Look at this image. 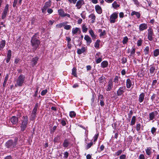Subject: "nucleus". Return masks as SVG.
Masks as SVG:
<instances>
[{
  "label": "nucleus",
  "mask_w": 159,
  "mask_h": 159,
  "mask_svg": "<svg viewBox=\"0 0 159 159\" xmlns=\"http://www.w3.org/2000/svg\"><path fill=\"white\" fill-rule=\"evenodd\" d=\"M31 45L32 47L33 52H35L39 48L40 42L39 39V37L36 34H34L31 38Z\"/></svg>",
  "instance_id": "obj_1"
},
{
  "label": "nucleus",
  "mask_w": 159,
  "mask_h": 159,
  "mask_svg": "<svg viewBox=\"0 0 159 159\" xmlns=\"http://www.w3.org/2000/svg\"><path fill=\"white\" fill-rule=\"evenodd\" d=\"M18 140V138L17 137L15 138L14 140L12 139H10L6 143L5 146L7 148H9L10 150L16 147Z\"/></svg>",
  "instance_id": "obj_2"
},
{
  "label": "nucleus",
  "mask_w": 159,
  "mask_h": 159,
  "mask_svg": "<svg viewBox=\"0 0 159 159\" xmlns=\"http://www.w3.org/2000/svg\"><path fill=\"white\" fill-rule=\"evenodd\" d=\"M28 122V118L27 116H23L21 120L20 125V130L24 131L26 128Z\"/></svg>",
  "instance_id": "obj_3"
},
{
  "label": "nucleus",
  "mask_w": 159,
  "mask_h": 159,
  "mask_svg": "<svg viewBox=\"0 0 159 159\" xmlns=\"http://www.w3.org/2000/svg\"><path fill=\"white\" fill-rule=\"evenodd\" d=\"M25 80V76L22 74L20 75L16 80V83L15 84V86L16 87L22 86L24 83Z\"/></svg>",
  "instance_id": "obj_4"
},
{
  "label": "nucleus",
  "mask_w": 159,
  "mask_h": 159,
  "mask_svg": "<svg viewBox=\"0 0 159 159\" xmlns=\"http://www.w3.org/2000/svg\"><path fill=\"white\" fill-rule=\"evenodd\" d=\"M118 13L117 12H115L111 15L110 18V22L111 23H114L116 22V20L118 17Z\"/></svg>",
  "instance_id": "obj_5"
},
{
  "label": "nucleus",
  "mask_w": 159,
  "mask_h": 159,
  "mask_svg": "<svg viewBox=\"0 0 159 159\" xmlns=\"http://www.w3.org/2000/svg\"><path fill=\"white\" fill-rule=\"evenodd\" d=\"M52 4L51 1L49 0L46 2L42 8V12L43 13H45L46 11L47 8L50 7Z\"/></svg>",
  "instance_id": "obj_6"
},
{
  "label": "nucleus",
  "mask_w": 159,
  "mask_h": 159,
  "mask_svg": "<svg viewBox=\"0 0 159 159\" xmlns=\"http://www.w3.org/2000/svg\"><path fill=\"white\" fill-rule=\"evenodd\" d=\"M57 12L58 15L62 18H64L65 16H67L68 18L70 17V15L69 14L65 13L62 9H58Z\"/></svg>",
  "instance_id": "obj_7"
},
{
  "label": "nucleus",
  "mask_w": 159,
  "mask_h": 159,
  "mask_svg": "<svg viewBox=\"0 0 159 159\" xmlns=\"http://www.w3.org/2000/svg\"><path fill=\"white\" fill-rule=\"evenodd\" d=\"M148 30V39L152 41L153 39V36H154L153 30L152 28H149Z\"/></svg>",
  "instance_id": "obj_8"
},
{
  "label": "nucleus",
  "mask_w": 159,
  "mask_h": 159,
  "mask_svg": "<svg viewBox=\"0 0 159 159\" xmlns=\"http://www.w3.org/2000/svg\"><path fill=\"white\" fill-rule=\"evenodd\" d=\"M9 5L7 4L6 5L2 13V19H4L6 17L8 11Z\"/></svg>",
  "instance_id": "obj_9"
},
{
  "label": "nucleus",
  "mask_w": 159,
  "mask_h": 159,
  "mask_svg": "<svg viewBox=\"0 0 159 159\" xmlns=\"http://www.w3.org/2000/svg\"><path fill=\"white\" fill-rule=\"evenodd\" d=\"M113 82L111 79H110L108 81L106 86V90L107 91H111L113 88Z\"/></svg>",
  "instance_id": "obj_10"
},
{
  "label": "nucleus",
  "mask_w": 159,
  "mask_h": 159,
  "mask_svg": "<svg viewBox=\"0 0 159 159\" xmlns=\"http://www.w3.org/2000/svg\"><path fill=\"white\" fill-rule=\"evenodd\" d=\"M126 90L125 86L120 87L117 91V95L118 96H121L123 94Z\"/></svg>",
  "instance_id": "obj_11"
},
{
  "label": "nucleus",
  "mask_w": 159,
  "mask_h": 159,
  "mask_svg": "<svg viewBox=\"0 0 159 159\" xmlns=\"http://www.w3.org/2000/svg\"><path fill=\"white\" fill-rule=\"evenodd\" d=\"M76 2L75 7L77 9H81L82 6L85 4L83 0H79L77 1Z\"/></svg>",
  "instance_id": "obj_12"
},
{
  "label": "nucleus",
  "mask_w": 159,
  "mask_h": 159,
  "mask_svg": "<svg viewBox=\"0 0 159 159\" xmlns=\"http://www.w3.org/2000/svg\"><path fill=\"white\" fill-rule=\"evenodd\" d=\"M158 114V111H155L151 112L149 114V118L150 120H152L154 118L155 116L157 115Z\"/></svg>",
  "instance_id": "obj_13"
},
{
  "label": "nucleus",
  "mask_w": 159,
  "mask_h": 159,
  "mask_svg": "<svg viewBox=\"0 0 159 159\" xmlns=\"http://www.w3.org/2000/svg\"><path fill=\"white\" fill-rule=\"evenodd\" d=\"M39 58L38 57H35L33 58L31 61V65L32 67L34 66L37 64L38 61L39 60Z\"/></svg>",
  "instance_id": "obj_14"
},
{
  "label": "nucleus",
  "mask_w": 159,
  "mask_h": 159,
  "mask_svg": "<svg viewBox=\"0 0 159 159\" xmlns=\"http://www.w3.org/2000/svg\"><path fill=\"white\" fill-rule=\"evenodd\" d=\"M148 26L146 24L143 23L140 25L139 26V29L140 31H142L147 29Z\"/></svg>",
  "instance_id": "obj_15"
},
{
  "label": "nucleus",
  "mask_w": 159,
  "mask_h": 159,
  "mask_svg": "<svg viewBox=\"0 0 159 159\" xmlns=\"http://www.w3.org/2000/svg\"><path fill=\"white\" fill-rule=\"evenodd\" d=\"M84 39L86 41L87 45H89L92 42L91 38L88 35H85L84 37Z\"/></svg>",
  "instance_id": "obj_16"
},
{
  "label": "nucleus",
  "mask_w": 159,
  "mask_h": 159,
  "mask_svg": "<svg viewBox=\"0 0 159 159\" xmlns=\"http://www.w3.org/2000/svg\"><path fill=\"white\" fill-rule=\"evenodd\" d=\"M11 121L12 124H16L18 122V118L15 116H12L11 118Z\"/></svg>",
  "instance_id": "obj_17"
},
{
  "label": "nucleus",
  "mask_w": 159,
  "mask_h": 159,
  "mask_svg": "<svg viewBox=\"0 0 159 159\" xmlns=\"http://www.w3.org/2000/svg\"><path fill=\"white\" fill-rule=\"evenodd\" d=\"M95 9L96 11L98 14H101L102 13V8L98 5L95 6Z\"/></svg>",
  "instance_id": "obj_18"
},
{
  "label": "nucleus",
  "mask_w": 159,
  "mask_h": 159,
  "mask_svg": "<svg viewBox=\"0 0 159 159\" xmlns=\"http://www.w3.org/2000/svg\"><path fill=\"white\" fill-rule=\"evenodd\" d=\"M145 93H142L139 95L138 101L140 102H142L144 99L145 97Z\"/></svg>",
  "instance_id": "obj_19"
},
{
  "label": "nucleus",
  "mask_w": 159,
  "mask_h": 159,
  "mask_svg": "<svg viewBox=\"0 0 159 159\" xmlns=\"http://www.w3.org/2000/svg\"><path fill=\"white\" fill-rule=\"evenodd\" d=\"M134 15H136L138 19L141 16L139 12L135 11H133L131 13V16H133Z\"/></svg>",
  "instance_id": "obj_20"
},
{
  "label": "nucleus",
  "mask_w": 159,
  "mask_h": 159,
  "mask_svg": "<svg viewBox=\"0 0 159 159\" xmlns=\"http://www.w3.org/2000/svg\"><path fill=\"white\" fill-rule=\"evenodd\" d=\"M70 143L68 139H65L63 143V146L65 148H67L68 147Z\"/></svg>",
  "instance_id": "obj_21"
},
{
  "label": "nucleus",
  "mask_w": 159,
  "mask_h": 159,
  "mask_svg": "<svg viewBox=\"0 0 159 159\" xmlns=\"http://www.w3.org/2000/svg\"><path fill=\"white\" fill-rule=\"evenodd\" d=\"M119 78L120 77L116 76H115V78L114 79L113 81L115 83V84L116 85V86H118L120 85V83L119 82Z\"/></svg>",
  "instance_id": "obj_22"
},
{
  "label": "nucleus",
  "mask_w": 159,
  "mask_h": 159,
  "mask_svg": "<svg viewBox=\"0 0 159 159\" xmlns=\"http://www.w3.org/2000/svg\"><path fill=\"white\" fill-rule=\"evenodd\" d=\"M126 85L127 88H130L132 85V82L129 79H128L126 80Z\"/></svg>",
  "instance_id": "obj_23"
},
{
  "label": "nucleus",
  "mask_w": 159,
  "mask_h": 159,
  "mask_svg": "<svg viewBox=\"0 0 159 159\" xmlns=\"http://www.w3.org/2000/svg\"><path fill=\"white\" fill-rule=\"evenodd\" d=\"M89 18H91V19L92 20L91 21V23H93L95 22V20L96 19V16L94 14H91L89 16Z\"/></svg>",
  "instance_id": "obj_24"
},
{
  "label": "nucleus",
  "mask_w": 159,
  "mask_h": 159,
  "mask_svg": "<svg viewBox=\"0 0 159 159\" xmlns=\"http://www.w3.org/2000/svg\"><path fill=\"white\" fill-rule=\"evenodd\" d=\"M85 48L82 47L81 49H78L77 50V53L78 54H81L82 53L85 52Z\"/></svg>",
  "instance_id": "obj_25"
},
{
  "label": "nucleus",
  "mask_w": 159,
  "mask_h": 159,
  "mask_svg": "<svg viewBox=\"0 0 159 159\" xmlns=\"http://www.w3.org/2000/svg\"><path fill=\"white\" fill-rule=\"evenodd\" d=\"M6 41L5 40H2L0 42V51L2 50L5 46Z\"/></svg>",
  "instance_id": "obj_26"
},
{
  "label": "nucleus",
  "mask_w": 159,
  "mask_h": 159,
  "mask_svg": "<svg viewBox=\"0 0 159 159\" xmlns=\"http://www.w3.org/2000/svg\"><path fill=\"white\" fill-rule=\"evenodd\" d=\"M108 65V62L106 61H104L101 63V67L102 68H104L107 67Z\"/></svg>",
  "instance_id": "obj_27"
},
{
  "label": "nucleus",
  "mask_w": 159,
  "mask_h": 159,
  "mask_svg": "<svg viewBox=\"0 0 159 159\" xmlns=\"http://www.w3.org/2000/svg\"><path fill=\"white\" fill-rule=\"evenodd\" d=\"M98 32L100 33L99 36L100 37H102L106 34V31L105 30L102 31V29H99Z\"/></svg>",
  "instance_id": "obj_28"
},
{
  "label": "nucleus",
  "mask_w": 159,
  "mask_h": 159,
  "mask_svg": "<svg viewBox=\"0 0 159 159\" xmlns=\"http://www.w3.org/2000/svg\"><path fill=\"white\" fill-rule=\"evenodd\" d=\"M112 7L114 9H117L118 8H119L120 7V5L118 4L116 2H114L112 4Z\"/></svg>",
  "instance_id": "obj_29"
},
{
  "label": "nucleus",
  "mask_w": 159,
  "mask_h": 159,
  "mask_svg": "<svg viewBox=\"0 0 159 159\" xmlns=\"http://www.w3.org/2000/svg\"><path fill=\"white\" fill-rule=\"evenodd\" d=\"M68 23V22H65L60 23L56 25V27L58 28H61L62 27L66 25Z\"/></svg>",
  "instance_id": "obj_30"
},
{
  "label": "nucleus",
  "mask_w": 159,
  "mask_h": 159,
  "mask_svg": "<svg viewBox=\"0 0 159 159\" xmlns=\"http://www.w3.org/2000/svg\"><path fill=\"white\" fill-rule=\"evenodd\" d=\"M88 28L85 25V24L83 23L82 24V30L83 33H86L88 30Z\"/></svg>",
  "instance_id": "obj_31"
},
{
  "label": "nucleus",
  "mask_w": 159,
  "mask_h": 159,
  "mask_svg": "<svg viewBox=\"0 0 159 159\" xmlns=\"http://www.w3.org/2000/svg\"><path fill=\"white\" fill-rule=\"evenodd\" d=\"M156 70L155 67L153 66H150L149 69L150 72L151 74H153Z\"/></svg>",
  "instance_id": "obj_32"
},
{
  "label": "nucleus",
  "mask_w": 159,
  "mask_h": 159,
  "mask_svg": "<svg viewBox=\"0 0 159 159\" xmlns=\"http://www.w3.org/2000/svg\"><path fill=\"white\" fill-rule=\"evenodd\" d=\"M36 117V115L35 113H33L32 112L30 116L29 117L30 119L31 120H34Z\"/></svg>",
  "instance_id": "obj_33"
},
{
  "label": "nucleus",
  "mask_w": 159,
  "mask_h": 159,
  "mask_svg": "<svg viewBox=\"0 0 159 159\" xmlns=\"http://www.w3.org/2000/svg\"><path fill=\"white\" fill-rule=\"evenodd\" d=\"M100 42V40L99 39H97L94 44V47L96 49H98L99 47V43Z\"/></svg>",
  "instance_id": "obj_34"
},
{
  "label": "nucleus",
  "mask_w": 159,
  "mask_h": 159,
  "mask_svg": "<svg viewBox=\"0 0 159 159\" xmlns=\"http://www.w3.org/2000/svg\"><path fill=\"white\" fill-rule=\"evenodd\" d=\"M136 117L135 116H134L132 117L130 124L131 125H133L135 124L136 122Z\"/></svg>",
  "instance_id": "obj_35"
},
{
  "label": "nucleus",
  "mask_w": 159,
  "mask_h": 159,
  "mask_svg": "<svg viewBox=\"0 0 159 159\" xmlns=\"http://www.w3.org/2000/svg\"><path fill=\"white\" fill-rule=\"evenodd\" d=\"M80 29L78 28H73L72 30V33L73 34H75L79 31H80Z\"/></svg>",
  "instance_id": "obj_36"
},
{
  "label": "nucleus",
  "mask_w": 159,
  "mask_h": 159,
  "mask_svg": "<svg viewBox=\"0 0 159 159\" xmlns=\"http://www.w3.org/2000/svg\"><path fill=\"white\" fill-rule=\"evenodd\" d=\"M99 81L100 83H103L106 81V79L104 76H102L99 78Z\"/></svg>",
  "instance_id": "obj_37"
},
{
  "label": "nucleus",
  "mask_w": 159,
  "mask_h": 159,
  "mask_svg": "<svg viewBox=\"0 0 159 159\" xmlns=\"http://www.w3.org/2000/svg\"><path fill=\"white\" fill-rule=\"evenodd\" d=\"M89 33L91 35L92 37L93 38V39H96V36L94 34V33L92 30H90L89 31Z\"/></svg>",
  "instance_id": "obj_38"
},
{
  "label": "nucleus",
  "mask_w": 159,
  "mask_h": 159,
  "mask_svg": "<svg viewBox=\"0 0 159 159\" xmlns=\"http://www.w3.org/2000/svg\"><path fill=\"white\" fill-rule=\"evenodd\" d=\"M159 55V49H157L154 50L153 55L154 57H157Z\"/></svg>",
  "instance_id": "obj_39"
},
{
  "label": "nucleus",
  "mask_w": 159,
  "mask_h": 159,
  "mask_svg": "<svg viewBox=\"0 0 159 159\" xmlns=\"http://www.w3.org/2000/svg\"><path fill=\"white\" fill-rule=\"evenodd\" d=\"M151 148H148L146 150V153L148 155L150 156L152 153L151 151Z\"/></svg>",
  "instance_id": "obj_40"
},
{
  "label": "nucleus",
  "mask_w": 159,
  "mask_h": 159,
  "mask_svg": "<svg viewBox=\"0 0 159 159\" xmlns=\"http://www.w3.org/2000/svg\"><path fill=\"white\" fill-rule=\"evenodd\" d=\"M76 114L74 111H71L69 113V116L71 118L74 117L76 116Z\"/></svg>",
  "instance_id": "obj_41"
},
{
  "label": "nucleus",
  "mask_w": 159,
  "mask_h": 159,
  "mask_svg": "<svg viewBox=\"0 0 159 159\" xmlns=\"http://www.w3.org/2000/svg\"><path fill=\"white\" fill-rule=\"evenodd\" d=\"M76 69L74 67L72 69V74L75 77H76L77 75L76 74Z\"/></svg>",
  "instance_id": "obj_42"
},
{
  "label": "nucleus",
  "mask_w": 159,
  "mask_h": 159,
  "mask_svg": "<svg viewBox=\"0 0 159 159\" xmlns=\"http://www.w3.org/2000/svg\"><path fill=\"white\" fill-rule=\"evenodd\" d=\"M149 47L148 46L146 47L144 50V54L145 55L148 54L149 53Z\"/></svg>",
  "instance_id": "obj_43"
},
{
  "label": "nucleus",
  "mask_w": 159,
  "mask_h": 159,
  "mask_svg": "<svg viewBox=\"0 0 159 159\" xmlns=\"http://www.w3.org/2000/svg\"><path fill=\"white\" fill-rule=\"evenodd\" d=\"M156 128H155L154 127H153L152 128L151 130V132L152 134H153L155 136L156 135Z\"/></svg>",
  "instance_id": "obj_44"
},
{
  "label": "nucleus",
  "mask_w": 159,
  "mask_h": 159,
  "mask_svg": "<svg viewBox=\"0 0 159 159\" xmlns=\"http://www.w3.org/2000/svg\"><path fill=\"white\" fill-rule=\"evenodd\" d=\"M128 39L127 36L125 37L122 41V43L123 44H126L128 41Z\"/></svg>",
  "instance_id": "obj_45"
},
{
  "label": "nucleus",
  "mask_w": 159,
  "mask_h": 159,
  "mask_svg": "<svg viewBox=\"0 0 159 159\" xmlns=\"http://www.w3.org/2000/svg\"><path fill=\"white\" fill-rule=\"evenodd\" d=\"M93 145V142H91L90 143H88L86 147V149L87 150L88 149L90 148Z\"/></svg>",
  "instance_id": "obj_46"
},
{
  "label": "nucleus",
  "mask_w": 159,
  "mask_h": 159,
  "mask_svg": "<svg viewBox=\"0 0 159 159\" xmlns=\"http://www.w3.org/2000/svg\"><path fill=\"white\" fill-rule=\"evenodd\" d=\"M157 81L156 80H153L152 86V87H155V88H156L157 87V86L156 85V84L157 83Z\"/></svg>",
  "instance_id": "obj_47"
},
{
  "label": "nucleus",
  "mask_w": 159,
  "mask_h": 159,
  "mask_svg": "<svg viewBox=\"0 0 159 159\" xmlns=\"http://www.w3.org/2000/svg\"><path fill=\"white\" fill-rule=\"evenodd\" d=\"M141 124L140 123L137 124L136 126V129L137 131L139 132V131L140 130L141 127Z\"/></svg>",
  "instance_id": "obj_48"
},
{
  "label": "nucleus",
  "mask_w": 159,
  "mask_h": 159,
  "mask_svg": "<svg viewBox=\"0 0 159 159\" xmlns=\"http://www.w3.org/2000/svg\"><path fill=\"white\" fill-rule=\"evenodd\" d=\"M71 28V26L69 25H65L64 26V29L66 30H69Z\"/></svg>",
  "instance_id": "obj_49"
},
{
  "label": "nucleus",
  "mask_w": 159,
  "mask_h": 159,
  "mask_svg": "<svg viewBox=\"0 0 159 159\" xmlns=\"http://www.w3.org/2000/svg\"><path fill=\"white\" fill-rule=\"evenodd\" d=\"M122 152V150H120L116 152L115 153V156H119L120 155Z\"/></svg>",
  "instance_id": "obj_50"
},
{
  "label": "nucleus",
  "mask_w": 159,
  "mask_h": 159,
  "mask_svg": "<svg viewBox=\"0 0 159 159\" xmlns=\"http://www.w3.org/2000/svg\"><path fill=\"white\" fill-rule=\"evenodd\" d=\"M142 40L141 39H139L137 41V45L138 46H140L142 45Z\"/></svg>",
  "instance_id": "obj_51"
},
{
  "label": "nucleus",
  "mask_w": 159,
  "mask_h": 159,
  "mask_svg": "<svg viewBox=\"0 0 159 159\" xmlns=\"http://www.w3.org/2000/svg\"><path fill=\"white\" fill-rule=\"evenodd\" d=\"M132 49L131 51L130 52V55L129 56V57H131L132 55H133V54H134L135 52V48H132Z\"/></svg>",
  "instance_id": "obj_52"
},
{
  "label": "nucleus",
  "mask_w": 159,
  "mask_h": 159,
  "mask_svg": "<svg viewBox=\"0 0 159 159\" xmlns=\"http://www.w3.org/2000/svg\"><path fill=\"white\" fill-rule=\"evenodd\" d=\"M11 50H9L7 52V57H11Z\"/></svg>",
  "instance_id": "obj_53"
},
{
  "label": "nucleus",
  "mask_w": 159,
  "mask_h": 159,
  "mask_svg": "<svg viewBox=\"0 0 159 159\" xmlns=\"http://www.w3.org/2000/svg\"><path fill=\"white\" fill-rule=\"evenodd\" d=\"M134 2V4L136 5L137 7L140 6L139 2H138V0H132Z\"/></svg>",
  "instance_id": "obj_54"
},
{
  "label": "nucleus",
  "mask_w": 159,
  "mask_h": 159,
  "mask_svg": "<svg viewBox=\"0 0 159 159\" xmlns=\"http://www.w3.org/2000/svg\"><path fill=\"white\" fill-rule=\"evenodd\" d=\"M95 96V93H93L92 97L91 99V102L92 104L94 102Z\"/></svg>",
  "instance_id": "obj_55"
},
{
  "label": "nucleus",
  "mask_w": 159,
  "mask_h": 159,
  "mask_svg": "<svg viewBox=\"0 0 159 159\" xmlns=\"http://www.w3.org/2000/svg\"><path fill=\"white\" fill-rule=\"evenodd\" d=\"M48 92L47 89L43 90L42 91L41 94L43 96L45 95Z\"/></svg>",
  "instance_id": "obj_56"
},
{
  "label": "nucleus",
  "mask_w": 159,
  "mask_h": 159,
  "mask_svg": "<svg viewBox=\"0 0 159 159\" xmlns=\"http://www.w3.org/2000/svg\"><path fill=\"white\" fill-rule=\"evenodd\" d=\"M102 58L101 57H99L97 58L96 61V62L97 64L100 63L102 61Z\"/></svg>",
  "instance_id": "obj_57"
},
{
  "label": "nucleus",
  "mask_w": 159,
  "mask_h": 159,
  "mask_svg": "<svg viewBox=\"0 0 159 159\" xmlns=\"http://www.w3.org/2000/svg\"><path fill=\"white\" fill-rule=\"evenodd\" d=\"M133 111L130 110L128 114V117L129 118H130L131 117V116L133 115Z\"/></svg>",
  "instance_id": "obj_58"
},
{
  "label": "nucleus",
  "mask_w": 159,
  "mask_h": 159,
  "mask_svg": "<svg viewBox=\"0 0 159 159\" xmlns=\"http://www.w3.org/2000/svg\"><path fill=\"white\" fill-rule=\"evenodd\" d=\"M122 63L123 64H125L127 61V60L126 58L123 57L121 59Z\"/></svg>",
  "instance_id": "obj_59"
},
{
  "label": "nucleus",
  "mask_w": 159,
  "mask_h": 159,
  "mask_svg": "<svg viewBox=\"0 0 159 159\" xmlns=\"http://www.w3.org/2000/svg\"><path fill=\"white\" fill-rule=\"evenodd\" d=\"M60 138V136L59 135H57V136L54 139V141L55 142H57Z\"/></svg>",
  "instance_id": "obj_60"
},
{
  "label": "nucleus",
  "mask_w": 159,
  "mask_h": 159,
  "mask_svg": "<svg viewBox=\"0 0 159 159\" xmlns=\"http://www.w3.org/2000/svg\"><path fill=\"white\" fill-rule=\"evenodd\" d=\"M143 70H141L140 71L137 73V75L139 77H143V75L142 73Z\"/></svg>",
  "instance_id": "obj_61"
},
{
  "label": "nucleus",
  "mask_w": 159,
  "mask_h": 159,
  "mask_svg": "<svg viewBox=\"0 0 159 159\" xmlns=\"http://www.w3.org/2000/svg\"><path fill=\"white\" fill-rule=\"evenodd\" d=\"M98 136V134H95L93 137V142H95L97 140Z\"/></svg>",
  "instance_id": "obj_62"
},
{
  "label": "nucleus",
  "mask_w": 159,
  "mask_h": 159,
  "mask_svg": "<svg viewBox=\"0 0 159 159\" xmlns=\"http://www.w3.org/2000/svg\"><path fill=\"white\" fill-rule=\"evenodd\" d=\"M126 157V155L125 154H122L121 155L120 157V159H125Z\"/></svg>",
  "instance_id": "obj_63"
},
{
  "label": "nucleus",
  "mask_w": 159,
  "mask_h": 159,
  "mask_svg": "<svg viewBox=\"0 0 159 159\" xmlns=\"http://www.w3.org/2000/svg\"><path fill=\"white\" fill-rule=\"evenodd\" d=\"M100 104L102 107H103L104 105V100L102 99L100 100Z\"/></svg>",
  "instance_id": "obj_64"
}]
</instances>
